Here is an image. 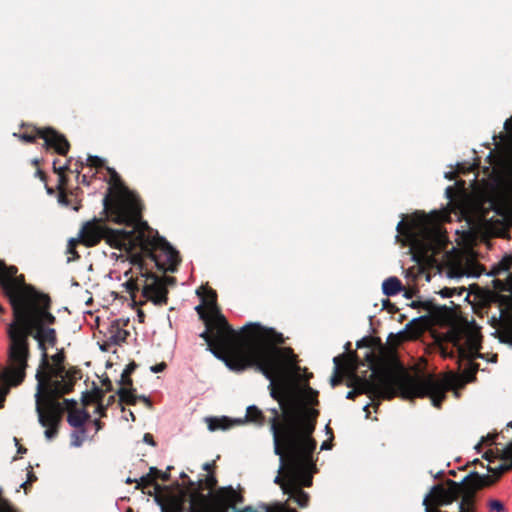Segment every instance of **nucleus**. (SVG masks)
Listing matches in <instances>:
<instances>
[{
	"instance_id": "obj_39",
	"label": "nucleus",
	"mask_w": 512,
	"mask_h": 512,
	"mask_svg": "<svg viewBox=\"0 0 512 512\" xmlns=\"http://www.w3.org/2000/svg\"><path fill=\"white\" fill-rule=\"evenodd\" d=\"M164 367H165L164 363L157 364V365L151 367V371L154 373H158V372H161L164 369Z\"/></svg>"
},
{
	"instance_id": "obj_46",
	"label": "nucleus",
	"mask_w": 512,
	"mask_h": 512,
	"mask_svg": "<svg viewBox=\"0 0 512 512\" xmlns=\"http://www.w3.org/2000/svg\"><path fill=\"white\" fill-rule=\"evenodd\" d=\"M58 202L62 205H67V200L63 195H60L58 198Z\"/></svg>"
},
{
	"instance_id": "obj_6",
	"label": "nucleus",
	"mask_w": 512,
	"mask_h": 512,
	"mask_svg": "<svg viewBox=\"0 0 512 512\" xmlns=\"http://www.w3.org/2000/svg\"><path fill=\"white\" fill-rule=\"evenodd\" d=\"M400 233H407L411 248L421 256L432 251L443 241L442 232L433 220L424 214H416L410 222L400 221L397 224Z\"/></svg>"
},
{
	"instance_id": "obj_15",
	"label": "nucleus",
	"mask_w": 512,
	"mask_h": 512,
	"mask_svg": "<svg viewBox=\"0 0 512 512\" xmlns=\"http://www.w3.org/2000/svg\"><path fill=\"white\" fill-rule=\"evenodd\" d=\"M491 321L494 325V331L491 332V335L498 339V341L502 344L508 345L510 348L512 347V321H507L503 319L502 313L499 315L497 319L495 316L491 318Z\"/></svg>"
},
{
	"instance_id": "obj_25",
	"label": "nucleus",
	"mask_w": 512,
	"mask_h": 512,
	"mask_svg": "<svg viewBox=\"0 0 512 512\" xmlns=\"http://www.w3.org/2000/svg\"><path fill=\"white\" fill-rule=\"evenodd\" d=\"M222 491L225 494V497L230 507L236 503L242 502V496L232 487L222 488Z\"/></svg>"
},
{
	"instance_id": "obj_38",
	"label": "nucleus",
	"mask_w": 512,
	"mask_h": 512,
	"mask_svg": "<svg viewBox=\"0 0 512 512\" xmlns=\"http://www.w3.org/2000/svg\"><path fill=\"white\" fill-rule=\"evenodd\" d=\"M143 441L149 445H155L154 443V440H153V436L149 433H146L143 437Z\"/></svg>"
},
{
	"instance_id": "obj_43",
	"label": "nucleus",
	"mask_w": 512,
	"mask_h": 512,
	"mask_svg": "<svg viewBox=\"0 0 512 512\" xmlns=\"http://www.w3.org/2000/svg\"><path fill=\"white\" fill-rule=\"evenodd\" d=\"M160 471H158L155 467H151L148 474L153 475L155 478L159 476Z\"/></svg>"
},
{
	"instance_id": "obj_37",
	"label": "nucleus",
	"mask_w": 512,
	"mask_h": 512,
	"mask_svg": "<svg viewBox=\"0 0 512 512\" xmlns=\"http://www.w3.org/2000/svg\"><path fill=\"white\" fill-rule=\"evenodd\" d=\"M496 435L488 434L486 437L482 438V441L476 445V449H478L485 442H493Z\"/></svg>"
},
{
	"instance_id": "obj_32",
	"label": "nucleus",
	"mask_w": 512,
	"mask_h": 512,
	"mask_svg": "<svg viewBox=\"0 0 512 512\" xmlns=\"http://www.w3.org/2000/svg\"><path fill=\"white\" fill-rule=\"evenodd\" d=\"M62 410L66 409L68 412L69 410L73 408H77V402L74 399H66L63 403H60ZM63 413V411H61ZM62 417V414H60V418Z\"/></svg>"
},
{
	"instance_id": "obj_3",
	"label": "nucleus",
	"mask_w": 512,
	"mask_h": 512,
	"mask_svg": "<svg viewBox=\"0 0 512 512\" xmlns=\"http://www.w3.org/2000/svg\"><path fill=\"white\" fill-rule=\"evenodd\" d=\"M474 373V369H469L461 375H412L400 367L386 363L374 368L368 379L354 376L348 383L353 390L346 394V398L354 399L358 394L387 399L398 394L405 399L429 397L432 405L439 408L446 392L472 381Z\"/></svg>"
},
{
	"instance_id": "obj_8",
	"label": "nucleus",
	"mask_w": 512,
	"mask_h": 512,
	"mask_svg": "<svg viewBox=\"0 0 512 512\" xmlns=\"http://www.w3.org/2000/svg\"><path fill=\"white\" fill-rule=\"evenodd\" d=\"M173 251L175 252L176 261L175 264L171 267V269H164L158 266L156 261L152 259L151 256L140 250H136L134 253H132L129 259L127 260L133 266H137V269L139 270L140 280L143 281L142 295L146 298V300L151 301L155 305L166 304L167 289L161 279L154 276L153 274H150L147 270L144 269L143 266L145 264V261L148 259L151 262H154V264L161 270L174 271L176 265L179 262V258L178 253L174 248Z\"/></svg>"
},
{
	"instance_id": "obj_53",
	"label": "nucleus",
	"mask_w": 512,
	"mask_h": 512,
	"mask_svg": "<svg viewBox=\"0 0 512 512\" xmlns=\"http://www.w3.org/2000/svg\"><path fill=\"white\" fill-rule=\"evenodd\" d=\"M325 431H326L327 433H331V431H330V429H329L328 425H326V427H325Z\"/></svg>"
},
{
	"instance_id": "obj_31",
	"label": "nucleus",
	"mask_w": 512,
	"mask_h": 512,
	"mask_svg": "<svg viewBox=\"0 0 512 512\" xmlns=\"http://www.w3.org/2000/svg\"><path fill=\"white\" fill-rule=\"evenodd\" d=\"M333 362L335 364V374L331 377L330 381H331V385L334 387L340 382V379L336 375L340 368L339 357H334Z\"/></svg>"
},
{
	"instance_id": "obj_47",
	"label": "nucleus",
	"mask_w": 512,
	"mask_h": 512,
	"mask_svg": "<svg viewBox=\"0 0 512 512\" xmlns=\"http://www.w3.org/2000/svg\"><path fill=\"white\" fill-rule=\"evenodd\" d=\"M170 468L168 467L167 470H169ZM159 476H161V478L163 480H166L168 478V471H165V472H160L159 473Z\"/></svg>"
},
{
	"instance_id": "obj_42",
	"label": "nucleus",
	"mask_w": 512,
	"mask_h": 512,
	"mask_svg": "<svg viewBox=\"0 0 512 512\" xmlns=\"http://www.w3.org/2000/svg\"><path fill=\"white\" fill-rule=\"evenodd\" d=\"M93 425L95 427V431L98 432L101 428H102V425H101V422L99 419H95L93 421Z\"/></svg>"
},
{
	"instance_id": "obj_12",
	"label": "nucleus",
	"mask_w": 512,
	"mask_h": 512,
	"mask_svg": "<svg viewBox=\"0 0 512 512\" xmlns=\"http://www.w3.org/2000/svg\"><path fill=\"white\" fill-rule=\"evenodd\" d=\"M483 457L491 464L495 459H499L501 462L498 465L489 467L488 470L496 476H500L503 472L512 469V441L507 443L502 449H496V451L488 450L484 453Z\"/></svg>"
},
{
	"instance_id": "obj_34",
	"label": "nucleus",
	"mask_w": 512,
	"mask_h": 512,
	"mask_svg": "<svg viewBox=\"0 0 512 512\" xmlns=\"http://www.w3.org/2000/svg\"><path fill=\"white\" fill-rule=\"evenodd\" d=\"M86 163H87V165H90V166L100 167L103 164V160L98 156H89L86 159Z\"/></svg>"
},
{
	"instance_id": "obj_5",
	"label": "nucleus",
	"mask_w": 512,
	"mask_h": 512,
	"mask_svg": "<svg viewBox=\"0 0 512 512\" xmlns=\"http://www.w3.org/2000/svg\"><path fill=\"white\" fill-rule=\"evenodd\" d=\"M289 444L287 481L282 483L284 494L289 495L300 507H306L309 502L308 493L301 487H309L312 484V454L314 450H299L300 446L294 438L288 434L286 437Z\"/></svg>"
},
{
	"instance_id": "obj_17",
	"label": "nucleus",
	"mask_w": 512,
	"mask_h": 512,
	"mask_svg": "<svg viewBox=\"0 0 512 512\" xmlns=\"http://www.w3.org/2000/svg\"><path fill=\"white\" fill-rule=\"evenodd\" d=\"M117 394L122 402L127 404L134 405L138 399L143 400L148 406H150V401L145 396L137 397L134 394V390L129 387H121L117 390Z\"/></svg>"
},
{
	"instance_id": "obj_35",
	"label": "nucleus",
	"mask_w": 512,
	"mask_h": 512,
	"mask_svg": "<svg viewBox=\"0 0 512 512\" xmlns=\"http://www.w3.org/2000/svg\"><path fill=\"white\" fill-rule=\"evenodd\" d=\"M266 512H296V510L288 508L284 504H280L274 508L267 509Z\"/></svg>"
},
{
	"instance_id": "obj_45",
	"label": "nucleus",
	"mask_w": 512,
	"mask_h": 512,
	"mask_svg": "<svg viewBox=\"0 0 512 512\" xmlns=\"http://www.w3.org/2000/svg\"><path fill=\"white\" fill-rule=\"evenodd\" d=\"M504 126L506 129H512V116L505 121Z\"/></svg>"
},
{
	"instance_id": "obj_27",
	"label": "nucleus",
	"mask_w": 512,
	"mask_h": 512,
	"mask_svg": "<svg viewBox=\"0 0 512 512\" xmlns=\"http://www.w3.org/2000/svg\"><path fill=\"white\" fill-rule=\"evenodd\" d=\"M488 508L490 512H505L504 504L498 499H490L488 501Z\"/></svg>"
},
{
	"instance_id": "obj_9",
	"label": "nucleus",
	"mask_w": 512,
	"mask_h": 512,
	"mask_svg": "<svg viewBox=\"0 0 512 512\" xmlns=\"http://www.w3.org/2000/svg\"><path fill=\"white\" fill-rule=\"evenodd\" d=\"M442 273L449 279L459 280L463 277H479L482 269L472 254L455 252L446 256Z\"/></svg>"
},
{
	"instance_id": "obj_54",
	"label": "nucleus",
	"mask_w": 512,
	"mask_h": 512,
	"mask_svg": "<svg viewBox=\"0 0 512 512\" xmlns=\"http://www.w3.org/2000/svg\"><path fill=\"white\" fill-rule=\"evenodd\" d=\"M368 407H369V404H366V405L363 407V409L366 411V410L368 409Z\"/></svg>"
},
{
	"instance_id": "obj_11",
	"label": "nucleus",
	"mask_w": 512,
	"mask_h": 512,
	"mask_svg": "<svg viewBox=\"0 0 512 512\" xmlns=\"http://www.w3.org/2000/svg\"><path fill=\"white\" fill-rule=\"evenodd\" d=\"M37 136L43 138L46 146L55 149L60 155H65L69 150V143L64 135L52 128L38 129L37 135L24 133L19 135V138L27 143H33Z\"/></svg>"
},
{
	"instance_id": "obj_19",
	"label": "nucleus",
	"mask_w": 512,
	"mask_h": 512,
	"mask_svg": "<svg viewBox=\"0 0 512 512\" xmlns=\"http://www.w3.org/2000/svg\"><path fill=\"white\" fill-rule=\"evenodd\" d=\"M464 337H465L464 344L467 347L468 356L473 357L474 354L477 352L479 345H480L479 334L476 331H469V332L465 333Z\"/></svg>"
},
{
	"instance_id": "obj_56",
	"label": "nucleus",
	"mask_w": 512,
	"mask_h": 512,
	"mask_svg": "<svg viewBox=\"0 0 512 512\" xmlns=\"http://www.w3.org/2000/svg\"><path fill=\"white\" fill-rule=\"evenodd\" d=\"M26 485V482H23L20 486L24 487Z\"/></svg>"
},
{
	"instance_id": "obj_20",
	"label": "nucleus",
	"mask_w": 512,
	"mask_h": 512,
	"mask_svg": "<svg viewBox=\"0 0 512 512\" xmlns=\"http://www.w3.org/2000/svg\"><path fill=\"white\" fill-rule=\"evenodd\" d=\"M285 453H283V466L281 468L282 463L280 462L278 475L274 478V483L279 484L282 487V483L287 481V465H288V449H284Z\"/></svg>"
},
{
	"instance_id": "obj_22",
	"label": "nucleus",
	"mask_w": 512,
	"mask_h": 512,
	"mask_svg": "<svg viewBox=\"0 0 512 512\" xmlns=\"http://www.w3.org/2000/svg\"><path fill=\"white\" fill-rule=\"evenodd\" d=\"M134 267L137 270V273L140 274L137 266ZM124 286L128 292L133 293L136 290H142L143 281L140 280V275H137L136 277L131 276L124 283Z\"/></svg>"
},
{
	"instance_id": "obj_30",
	"label": "nucleus",
	"mask_w": 512,
	"mask_h": 512,
	"mask_svg": "<svg viewBox=\"0 0 512 512\" xmlns=\"http://www.w3.org/2000/svg\"><path fill=\"white\" fill-rule=\"evenodd\" d=\"M455 293H458L459 295H461L462 291H459L456 289V288H443L439 291V294L441 295V297L443 298H450L452 297Z\"/></svg>"
},
{
	"instance_id": "obj_10",
	"label": "nucleus",
	"mask_w": 512,
	"mask_h": 512,
	"mask_svg": "<svg viewBox=\"0 0 512 512\" xmlns=\"http://www.w3.org/2000/svg\"><path fill=\"white\" fill-rule=\"evenodd\" d=\"M473 474L465 477L461 482L447 480L443 485H435L432 487L430 493L423 499V504L427 502L436 506L449 505L457 498H462L464 492L470 489L469 479Z\"/></svg>"
},
{
	"instance_id": "obj_36",
	"label": "nucleus",
	"mask_w": 512,
	"mask_h": 512,
	"mask_svg": "<svg viewBox=\"0 0 512 512\" xmlns=\"http://www.w3.org/2000/svg\"><path fill=\"white\" fill-rule=\"evenodd\" d=\"M0 512H15V511L6 501H3L0 499Z\"/></svg>"
},
{
	"instance_id": "obj_51",
	"label": "nucleus",
	"mask_w": 512,
	"mask_h": 512,
	"mask_svg": "<svg viewBox=\"0 0 512 512\" xmlns=\"http://www.w3.org/2000/svg\"><path fill=\"white\" fill-rule=\"evenodd\" d=\"M132 369H133V367L128 366V367H126L124 370H128V371H129V374H130V373H131V371H132Z\"/></svg>"
},
{
	"instance_id": "obj_4",
	"label": "nucleus",
	"mask_w": 512,
	"mask_h": 512,
	"mask_svg": "<svg viewBox=\"0 0 512 512\" xmlns=\"http://www.w3.org/2000/svg\"><path fill=\"white\" fill-rule=\"evenodd\" d=\"M205 310L199 305L195 309L205 321L207 329L200 334L208 344L209 351L226 363V359L240 356L250 344V333L256 329H267L258 323H250L243 327L242 335L236 332L220 313L216 305V296L212 293L204 300Z\"/></svg>"
},
{
	"instance_id": "obj_26",
	"label": "nucleus",
	"mask_w": 512,
	"mask_h": 512,
	"mask_svg": "<svg viewBox=\"0 0 512 512\" xmlns=\"http://www.w3.org/2000/svg\"><path fill=\"white\" fill-rule=\"evenodd\" d=\"M155 477L151 474L143 475L139 478H137V485L136 489H143L147 486H150L154 483Z\"/></svg>"
},
{
	"instance_id": "obj_13",
	"label": "nucleus",
	"mask_w": 512,
	"mask_h": 512,
	"mask_svg": "<svg viewBox=\"0 0 512 512\" xmlns=\"http://www.w3.org/2000/svg\"><path fill=\"white\" fill-rule=\"evenodd\" d=\"M512 265V254L502 258L497 264L493 265L491 273L489 275H500L505 273L504 279H494L492 281L495 289L501 291L512 292V274H508V270Z\"/></svg>"
},
{
	"instance_id": "obj_29",
	"label": "nucleus",
	"mask_w": 512,
	"mask_h": 512,
	"mask_svg": "<svg viewBox=\"0 0 512 512\" xmlns=\"http://www.w3.org/2000/svg\"><path fill=\"white\" fill-rule=\"evenodd\" d=\"M119 383L121 384L122 387H130L132 385V381L129 377L128 370H123Z\"/></svg>"
},
{
	"instance_id": "obj_33",
	"label": "nucleus",
	"mask_w": 512,
	"mask_h": 512,
	"mask_svg": "<svg viewBox=\"0 0 512 512\" xmlns=\"http://www.w3.org/2000/svg\"><path fill=\"white\" fill-rule=\"evenodd\" d=\"M127 332L124 330H118L116 335H111L110 340L113 343H119L121 341H124L126 338Z\"/></svg>"
},
{
	"instance_id": "obj_16",
	"label": "nucleus",
	"mask_w": 512,
	"mask_h": 512,
	"mask_svg": "<svg viewBox=\"0 0 512 512\" xmlns=\"http://www.w3.org/2000/svg\"><path fill=\"white\" fill-rule=\"evenodd\" d=\"M89 414L85 409L71 408L68 412L67 422L74 428L84 427L85 422L88 420Z\"/></svg>"
},
{
	"instance_id": "obj_49",
	"label": "nucleus",
	"mask_w": 512,
	"mask_h": 512,
	"mask_svg": "<svg viewBox=\"0 0 512 512\" xmlns=\"http://www.w3.org/2000/svg\"><path fill=\"white\" fill-rule=\"evenodd\" d=\"M429 504L430 503L427 502V505H425L426 506V510H425L426 512H441V511H439L437 509L429 508V506H428Z\"/></svg>"
},
{
	"instance_id": "obj_21",
	"label": "nucleus",
	"mask_w": 512,
	"mask_h": 512,
	"mask_svg": "<svg viewBox=\"0 0 512 512\" xmlns=\"http://www.w3.org/2000/svg\"><path fill=\"white\" fill-rule=\"evenodd\" d=\"M207 422H208V428L211 431H215V430H219V429L225 430L231 426V421L226 417L208 418Z\"/></svg>"
},
{
	"instance_id": "obj_41",
	"label": "nucleus",
	"mask_w": 512,
	"mask_h": 512,
	"mask_svg": "<svg viewBox=\"0 0 512 512\" xmlns=\"http://www.w3.org/2000/svg\"><path fill=\"white\" fill-rule=\"evenodd\" d=\"M332 447L331 443L329 441H324L322 444H321V447L320 449L321 450H330Z\"/></svg>"
},
{
	"instance_id": "obj_50",
	"label": "nucleus",
	"mask_w": 512,
	"mask_h": 512,
	"mask_svg": "<svg viewBox=\"0 0 512 512\" xmlns=\"http://www.w3.org/2000/svg\"><path fill=\"white\" fill-rule=\"evenodd\" d=\"M240 512H256L254 511L251 507H245L242 511Z\"/></svg>"
},
{
	"instance_id": "obj_28",
	"label": "nucleus",
	"mask_w": 512,
	"mask_h": 512,
	"mask_svg": "<svg viewBox=\"0 0 512 512\" xmlns=\"http://www.w3.org/2000/svg\"><path fill=\"white\" fill-rule=\"evenodd\" d=\"M417 332L413 331L412 322L407 324L405 328L399 332L401 339H412L417 336Z\"/></svg>"
},
{
	"instance_id": "obj_52",
	"label": "nucleus",
	"mask_w": 512,
	"mask_h": 512,
	"mask_svg": "<svg viewBox=\"0 0 512 512\" xmlns=\"http://www.w3.org/2000/svg\"><path fill=\"white\" fill-rule=\"evenodd\" d=\"M130 272H131V270H129V271H124V276H125V277H128V275H129V273H130Z\"/></svg>"
},
{
	"instance_id": "obj_48",
	"label": "nucleus",
	"mask_w": 512,
	"mask_h": 512,
	"mask_svg": "<svg viewBox=\"0 0 512 512\" xmlns=\"http://www.w3.org/2000/svg\"><path fill=\"white\" fill-rule=\"evenodd\" d=\"M125 482L127 484H131V483H136L137 484V478L128 477Z\"/></svg>"
},
{
	"instance_id": "obj_1",
	"label": "nucleus",
	"mask_w": 512,
	"mask_h": 512,
	"mask_svg": "<svg viewBox=\"0 0 512 512\" xmlns=\"http://www.w3.org/2000/svg\"><path fill=\"white\" fill-rule=\"evenodd\" d=\"M283 342L282 334L274 329H256L250 333V344L240 356L226 359V366L242 371L255 366L269 381L270 396L278 401L282 410V422H278V410L270 409V430L273 434L274 453L281 456L283 449L289 450L286 439L290 434L299 444V450H315L316 442L310 437L315 429L318 411L311 407L317 403L318 392L308 386L297 387L301 379L300 367L290 348H278Z\"/></svg>"
},
{
	"instance_id": "obj_40",
	"label": "nucleus",
	"mask_w": 512,
	"mask_h": 512,
	"mask_svg": "<svg viewBox=\"0 0 512 512\" xmlns=\"http://www.w3.org/2000/svg\"><path fill=\"white\" fill-rule=\"evenodd\" d=\"M105 410H106V407L103 404L98 403L95 412L100 414L101 416H103L105 414Z\"/></svg>"
},
{
	"instance_id": "obj_18",
	"label": "nucleus",
	"mask_w": 512,
	"mask_h": 512,
	"mask_svg": "<svg viewBox=\"0 0 512 512\" xmlns=\"http://www.w3.org/2000/svg\"><path fill=\"white\" fill-rule=\"evenodd\" d=\"M402 290L401 281L397 277H389L382 283V292L386 296H394Z\"/></svg>"
},
{
	"instance_id": "obj_23",
	"label": "nucleus",
	"mask_w": 512,
	"mask_h": 512,
	"mask_svg": "<svg viewBox=\"0 0 512 512\" xmlns=\"http://www.w3.org/2000/svg\"><path fill=\"white\" fill-rule=\"evenodd\" d=\"M246 418L251 422L258 423L259 425L263 424L262 411L258 409L255 405L247 407Z\"/></svg>"
},
{
	"instance_id": "obj_2",
	"label": "nucleus",
	"mask_w": 512,
	"mask_h": 512,
	"mask_svg": "<svg viewBox=\"0 0 512 512\" xmlns=\"http://www.w3.org/2000/svg\"><path fill=\"white\" fill-rule=\"evenodd\" d=\"M107 217L118 224H124V229H110L100 220L87 222L80 230V237L87 246L97 244L101 239L119 250L111 257L122 262L129 259L136 250L147 253L158 266L171 269L176 257L173 247L146 222L140 219V207L136 196L124 187L118 188L113 195L103 200Z\"/></svg>"
},
{
	"instance_id": "obj_14",
	"label": "nucleus",
	"mask_w": 512,
	"mask_h": 512,
	"mask_svg": "<svg viewBox=\"0 0 512 512\" xmlns=\"http://www.w3.org/2000/svg\"><path fill=\"white\" fill-rule=\"evenodd\" d=\"M488 476H480L473 473V476L469 479L470 489L464 492L459 503V512H475L474 506V493L487 483Z\"/></svg>"
},
{
	"instance_id": "obj_24",
	"label": "nucleus",
	"mask_w": 512,
	"mask_h": 512,
	"mask_svg": "<svg viewBox=\"0 0 512 512\" xmlns=\"http://www.w3.org/2000/svg\"><path fill=\"white\" fill-rule=\"evenodd\" d=\"M86 439V429L84 427L76 428L71 433V445L74 447H80Z\"/></svg>"
},
{
	"instance_id": "obj_7",
	"label": "nucleus",
	"mask_w": 512,
	"mask_h": 512,
	"mask_svg": "<svg viewBox=\"0 0 512 512\" xmlns=\"http://www.w3.org/2000/svg\"><path fill=\"white\" fill-rule=\"evenodd\" d=\"M210 508L211 512H227L230 508L222 489L216 492L211 499L205 496L179 489L176 493L167 497L165 512H197V507Z\"/></svg>"
},
{
	"instance_id": "obj_44",
	"label": "nucleus",
	"mask_w": 512,
	"mask_h": 512,
	"mask_svg": "<svg viewBox=\"0 0 512 512\" xmlns=\"http://www.w3.org/2000/svg\"><path fill=\"white\" fill-rule=\"evenodd\" d=\"M53 165H54V170H55V171H58L59 173H63V172H64V170L67 168V166H66V165H64V166H60V167L56 168V162H55V161L53 162Z\"/></svg>"
},
{
	"instance_id": "obj_55",
	"label": "nucleus",
	"mask_w": 512,
	"mask_h": 512,
	"mask_svg": "<svg viewBox=\"0 0 512 512\" xmlns=\"http://www.w3.org/2000/svg\"><path fill=\"white\" fill-rule=\"evenodd\" d=\"M208 468H209V464L208 463L204 464V469H208Z\"/></svg>"
}]
</instances>
